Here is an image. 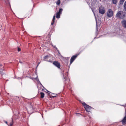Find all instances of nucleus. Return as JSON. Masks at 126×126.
Returning <instances> with one entry per match:
<instances>
[{
  "mask_svg": "<svg viewBox=\"0 0 126 126\" xmlns=\"http://www.w3.org/2000/svg\"><path fill=\"white\" fill-rule=\"evenodd\" d=\"M122 124L123 125H125L126 124V115H125L123 119L121 121Z\"/></svg>",
  "mask_w": 126,
  "mask_h": 126,
  "instance_id": "nucleus-7",
  "label": "nucleus"
},
{
  "mask_svg": "<svg viewBox=\"0 0 126 126\" xmlns=\"http://www.w3.org/2000/svg\"><path fill=\"white\" fill-rule=\"evenodd\" d=\"M63 77H64V79H65L66 78V76H63Z\"/></svg>",
  "mask_w": 126,
  "mask_h": 126,
  "instance_id": "nucleus-25",
  "label": "nucleus"
},
{
  "mask_svg": "<svg viewBox=\"0 0 126 126\" xmlns=\"http://www.w3.org/2000/svg\"><path fill=\"white\" fill-rule=\"evenodd\" d=\"M66 74L67 75V76H68V73L67 72L66 73Z\"/></svg>",
  "mask_w": 126,
  "mask_h": 126,
  "instance_id": "nucleus-32",
  "label": "nucleus"
},
{
  "mask_svg": "<svg viewBox=\"0 0 126 126\" xmlns=\"http://www.w3.org/2000/svg\"><path fill=\"white\" fill-rule=\"evenodd\" d=\"M61 14L57 12L56 13V17L58 18H59L60 17V14Z\"/></svg>",
  "mask_w": 126,
  "mask_h": 126,
  "instance_id": "nucleus-12",
  "label": "nucleus"
},
{
  "mask_svg": "<svg viewBox=\"0 0 126 126\" xmlns=\"http://www.w3.org/2000/svg\"><path fill=\"white\" fill-rule=\"evenodd\" d=\"M4 0L5 1V2L6 3H8L9 2V0Z\"/></svg>",
  "mask_w": 126,
  "mask_h": 126,
  "instance_id": "nucleus-20",
  "label": "nucleus"
},
{
  "mask_svg": "<svg viewBox=\"0 0 126 126\" xmlns=\"http://www.w3.org/2000/svg\"><path fill=\"white\" fill-rule=\"evenodd\" d=\"M21 49L19 48V47H18V51H21Z\"/></svg>",
  "mask_w": 126,
  "mask_h": 126,
  "instance_id": "nucleus-22",
  "label": "nucleus"
},
{
  "mask_svg": "<svg viewBox=\"0 0 126 126\" xmlns=\"http://www.w3.org/2000/svg\"><path fill=\"white\" fill-rule=\"evenodd\" d=\"M40 62H39V63H38V64L37 65V66H38V65L40 63Z\"/></svg>",
  "mask_w": 126,
  "mask_h": 126,
  "instance_id": "nucleus-29",
  "label": "nucleus"
},
{
  "mask_svg": "<svg viewBox=\"0 0 126 126\" xmlns=\"http://www.w3.org/2000/svg\"><path fill=\"white\" fill-rule=\"evenodd\" d=\"M125 0H120V4H123Z\"/></svg>",
  "mask_w": 126,
  "mask_h": 126,
  "instance_id": "nucleus-17",
  "label": "nucleus"
},
{
  "mask_svg": "<svg viewBox=\"0 0 126 126\" xmlns=\"http://www.w3.org/2000/svg\"><path fill=\"white\" fill-rule=\"evenodd\" d=\"M13 119L12 118H11V120L10 122V124H8V126H13Z\"/></svg>",
  "mask_w": 126,
  "mask_h": 126,
  "instance_id": "nucleus-10",
  "label": "nucleus"
},
{
  "mask_svg": "<svg viewBox=\"0 0 126 126\" xmlns=\"http://www.w3.org/2000/svg\"><path fill=\"white\" fill-rule=\"evenodd\" d=\"M99 13L102 14H103L105 13V9L104 7H100L99 8Z\"/></svg>",
  "mask_w": 126,
  "mask_h": 126,
  "instance_id": "nucleus-4",
  "label": "nucleus"
},
{
  "mask_svg": "<svg viewBox=\"0 0 126 126\" xmlns=\"http://www.w3.org/2000/svg\"><path fill=\"white\" fill-rule=\"evenodd\" d=\"M48 92H49V93H48V94H49V93H50V92H49V91H48Z\"/></svg>",
  "mask_w": 126,
  "mask_h": 126,
  "instance_id": "nucleus-33",
  "label": "nucleus"
},
{
  "mask_svg": "<svg viewBox=\"0 0 126 126\" xmlns=\"http://www.w3.org/2000/svg\"><path fill=\"white\" fill-rule=\"evenodd\" d=\"M113 15V13L111 9H109L107 12V16L108 17H111Z\"/></svg>",
  "mask_w": 126,
  "mask_h": 126,
  "instance_id": "nucleus-3",
  "label": "nucleus"
},
{
  "mask_svg": "<svg viewBox=\"0 0 126 126\" xmlns=\"http://www.w3.org/2000/svg\"><path fill=\"white\" fill-rule=\"evenodd\" d=\"M60 3V0H58L56 2L57 4L58 5H59Z\"/></svg>",
  "mask_w": 126,
  "mask_h": 126,
  "instance_id": "nucleus-19",
  "label": "nucleus"
},
{
  "mask_svg": "<svg viewBox=\"0 0 126 126\" xmlns=\"http://www.w3.org/2000/svg\"><path fill=\"white\" fill-rule=\"evenodd\" d=\"M19 62L20 63H22V62H21L20 60L19 61Z\"/></svg>",
  "mask_w": 126,
  "mask_h": 126,
  "instance_id": "nucleus-27",
  "label": "nucleus"
},
{
  "mask_svg": "<svg viewBox=\"0 0 126 126\" xmlns=\"http://www.w3.org/2000/svg\"><path fill=\"white\" fill-rule=\"evenodd\" d=\"M126 13L123 11L118 12L116 15V17L120 19H124Z\"/></svg>",
  "mask_w": 126,
  "mask_h": 126,
  "instance_id": "nucleus-1",
  "label": "nucleus"
},
{
  "mask_svg": "<svg viewBox=\"0 0 126 126\" xmlns=\"http://www.w3.org/2000/svg\"><path fill=\"white\" fill-rule=\"evenodd\" d=\"M123 26L125 28H126V20H123L121 22Z\"/></svg>",
  "mask_w": 126,
  "mask_h": 126,
  "instance_id": "nucleus-8",
  "label": "nucleus"
},
{
  "mask_svg": "<svg viewBox=\"0 0 126 126\" xmlns=\"http://www.w3.org/2000/svg\"><path fill=\"white\" fill-rule=\"evenodd\" d=\"M40 84L42 86H42V84H41V83H40Z\"/></svg>",
  "mask_w": 126,
  "mask_h": 126,
  "instance_id": "nucleus-35",
  "label": "nucleus"
},
{
  "mask_svg": "<svg viewBox=\"0 0 126 126\" xmlns=\"http://www.w3.org/2000/svg\"><path fill=\"white\" fill-rule=\"evenodd\" d=\"M2 66V64H0V66Z\"/></svg>",
  "mask_w": 126,
  "mask_h": 126,
  "instance_id": "nucleus-31",
  "label": "nucleus"
},
{
  "mask_svg": "<svg viewBox=\"0 0 126 126\" xmlns=\"http://www.w3.org/2000/svg\"><path fill=\"white\" fill-rule=\"evenodd\" d=\"M41 97L42 98H43L44 97V94L43 92L40 93Z\"/></svg>",
  "mask_w": 126,
  "mask_h": 126,
  "instance_id": "nucleus-13",
  "label": "nucleus"
},
{
  "mask_svg": "<svg viewBox=\"0 0 126 126\" xmlns=\"http://www.w3.org/2000/svg\"><path fill=\"white\" fill-rule=\"evenodd\" d=\"M53 47H54L57 50V49H58L56 47V46H53Z\"/></svg>",
  "mask_w": 126,
  "mask_h": 126,
  "instance_id": "nucleus-24",
  "label": "nucleus"
},
{
  "mask_svg": "<svg viewBox=\"0 0 126 126\" xmlns=\"http://www.w3.org/2000/svg\"><path fill=\"white\" fill-rule=\"evenodd\" d=\"M49 57V56L48 55H46L45 56L44 58V60L50 62V60H48Z\"/></svg>",
  "mask_w": 126,
  "mask_h": 126,
  "instance_id": "nucleus-9",
  "label": "nucleus"
},
{
  "mask_svg": "<svg viewBox=\"0 0 126 126\" xmlns=\"http://www.w3.org/2000/svg\"><path fill=\"white\" fill-rule=\"evenodd\" d=\"M117 2V0H112V2L114 4H116Z\"/></svg>",
  "mask_w": 126,
  "mask_h": 126,
  "instance_id": "nucleus-15",
  "label": "nucleus"
},
{
  "mask_svg": "<svg viewBox=\"0 0 126 126\" xmlns=\"http://www.w3.org/2000/svg\"><path fill=\"white\" fill-rule=\"evenodd\" d=\"M77 114H77H80L79 113H77V114Z\"/></svg>",
  "mask_w": 126,
  "mask_h": 126,
  "instance_id": "nucleus-34",
  "label": "nucleus"
},
{
  "mask_svg": "<svg viewBox=\"0 0 126 126\" xmlns=\"http://www.w3.org/2000/svg\"><path fill=\"white\" fill-rule=\"evenodd\" d=\"M4 122L5 123H6V124H7L8 125V122H7V121H4Z\"/></svg>",
  "mask_w": 126,
  "mask_h": 126,
  "instance_id": "nucleus-23",
  "label": "nucleus"
},
{
  "mask_svg": "<svg viewBox=\"0 0 126 126\" xmlns=\"http://www.w3.org/2000/svg\"><path fill=\"white\" fill-rule=\"evenodd\" d=\"M34 79L36 80V81H39V79L37 77L36 78H34Z\"/></svg>",
  "mask_w": 126,
  "mask_h": 126,
  "instance_id": "nucleus-21",
  "label": "nucleus"
},
{
  "mask_svg": "<svg viewBox=\"0 0 126 126\" xmlns=\"http://www.w3.org/2000/svg\"><path fill=\"white\" fill-rule=\"evenodd\" d=\"M77 55H74L71 58L70 60V64H71L75 60V59L77 57Z\"/></svg>",
  "mask_w": 126,
  "mask_h": 126,
  "instance_id": "nucleus-6",
  "label": "nucleus"
},
{
  "mask_svg": "<svg viewBox=\"0 0 126 126\" xmlns=\"http://www.w3.org/2000/svg\"><path fill=\"white\" fill-rule=\"evenodd\" d=\"M96 30H97V24H96Z\"/></svg>",
  "mask_w": 126,
  "mask_h": 126,
  "instance_id": "nucleus-30",
  "label": "nucleus"
},
{
  "mask_svg": "<svg viewBox=\"0 0 126 126\" xmlns=\"http://www.w3.org/2000/svg\"><path fill=\"white\" fill-rule=\"evenodd\" d=\"M53 64L55 66L57 67L58 68H60V67L61 65L60 63L58 61H54Z\"/></svg>",
  "mask_w": 126,
  "mask_h": 126,
  "instance_id": "nucleus-5",
  "label": "nucleus"
},
{
  "mask_svg": "<svg viewBox=\"0 0 126 126\" xmlns=\"http://www.w3.org/2000/svg\"><path fill=\"white\" fill-rule=\"evenodd\" d=\"M52 94H53V95L51 96L50 97V98H51L52 97L53 98L56 97L57 95V94H55L54 93H52Z\"/></svg>",
  "mask_w": 126,
  "mask_h": 126,
  "instance_id": "nucleus-14",
  "label": "nucleus"
},
{
  "mask_svg": "<svg viewBox=\"0 0 126 126\" xmlns=\"http://www.w3.org/2000/svg\"><path fill=\"white\" fill-rule=\"evenodd\" d=\"M124 9L125 11H126V1L125 2L124 5Z\"/></svg>",
  "mask_w": 126,
  "mask_h": 126,
  "instance_id": "nucleus-16",
  "label": "nucleus"
},
{
  "mask_svg": "<svg viewBox=\"0 0 126 126\" xmlns=\"http://www.w3.org/2000/svg\"><path fill=\"white\" fill-rule=\"evenodd\" d=\"M17 79H22V78L21 79V78L20 77H18Z\"/></svg>",
  "mask_w": 126,
  "mask_h": 126,
  "instance_id": "nucleus-26",
  "label": "nucleus"
},
{
  "mask_svg": "<svg viewBox=\"0 0 126 126\" xmlns=\"http://www.w3.org/2000/svg\"><path fill=\"white\" fill-rule=\"evenodd\" d=\"M63 9L62 8H60L59 9L58 12V13L61 14V13L62 12Z\"/></svg>",
  "mask_w": 126,
  "mask_h": 126,
  "instance_id": "nucleus-18",
  "label": "nucleus"
},
{
  "mask_svg": "<svg viewBox=\"0 0 126 126\" xmlns=\"http://www.w3.org/2000/svg\"><path fill=\"white\" fill-rule=\"evenodd\" d=\"M55 15L54 16L53 19H52V22H51V24L52 25L55 22Z\"/></svg>",
  "mask_w": 126,
  "mask_h": 126,
  "instance_id": "nucleus-11",
  "label": "nucleus"
},
{
  "mask_svg": "<svg viewBox=\"0 0 126 126\" xmlns=\"http://www.w3.org/2000/svg\"><path fill=\"white\" fill-rule=\"evenodd\" d=\"M125 115H126V110H125Z\"/></svg>",
  "mask_w": 126,
  "mask_h": 126,
  "instance_id": "nucleus-28",
  "label": "nucleus"
},
{
  "mask_svg": "<svg viewBox=\"0 0 126 126\" xmlns=\"http://www.w3.org/2000/svg\"><path fill=\"white\" fill-rule=\"evenodd\" d=\"M81 103L83 106L86 111L87 112H90V110L92 108L91 107L87 104L84 102H82Z\"/></svg>",
  "mask_w": 126,
  "mask_h": 126,
  "instance_id": "nucleus-2",
  "label": "nucleus"
}]
</instances>
